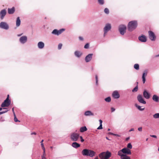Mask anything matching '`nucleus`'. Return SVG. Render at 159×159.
Instances as JSON below:
<instances>
[{"instance_id": "obj_64", "label": "nucleus", "mask_w": 159, "mask_h": 159, "mask_svg": "<svg viewBox=\"0 0 159 159\" xmlns=\"http://www.w3.org/2000/svg\"><path fill=\"white\" fill-rule=\"evenodd\" d=\"M9 95H8L7 97H8L9 98Z\"/></svg>"}, {"instance_id": "obj_21", "label": "nucleus", "mask_w": 159, "mask_h": 159, "mask_svg": "<svg viewBox=\"0 0 159 159\" xmlns=\"http://www.w3.org/2000/svg\"><path fill=\"white\" fill-rule=\"evenodd\" d=\"M15 11V8L14 7H13L11 8H8V13L9 14H13Z\"/></svg>"}, {"instance_id": "obj_36", "label": "nucleus", "mask_w": 159, "mask_h": 159, "mask_svg": "<svg viewBox=\"0 0 159 159\" xmlns=\"http://www.w3.org/2000/svg\"><path fill=\"white\" fill-rule=\"evenodd\" d=\"M105 13L107 14H108L109 13V10L107 8H106L104 10Z\"/></svg>"}, {"instance_id": "obj_18", "label": "nucleus", "mask_w": 159, "mask_h": 159, "mask_svg": "<svg viewBox=\"0 0 159 159\" xmlns=\"http://www.w3.org/2000/svg\"><path fill=\"white\" fill-rule=\"evenodd\" d=\"M38 48L40 49H42L44 47V44L42 42H39L38 43Z\"/></svg>"}, {"instance_id": "obj_19", "label": "nucleus", "mask_w": 159, "mask_h": 159, "mask_svg": "<svg viewBox=\"0 0 159 159\" xmlns=\"http://www.w3.org/2000/svg\"><path fill=\"white\" fill-rule=\"evenodd\" d=\"M139 39L142 42H145L146 41V38L145 36L142 35L139 37Z\"/></svg>"}, {"instance_id": "obj_31", "label": "nucleus", "mask_w": 159, "mask_h": 159, "mask_svg": "<svg viewBox=\"0 0 159 159\" xmlns=\"http://www.w3.org/2000/svg\"><path fill=\"white\" fill-rule=\"evenodd\" d=\"M134 68L136 70L139 69V65L138 64H136L134 66Z\"/></svg>"}, {"instance_id": "obj_46", "label": "nucleus", "mask_w": 159, "mask_h": 159, "mask_svg": "<svg viewBox=\"0 0 159 159\" xmlns=\"http://www.w3.org/2000/svg\"><path fill=\"white\" fill-rule=\"evenodd\" d=\"M138 129L139 131L141 132L142 130V127H140L138 128Z\"/></svg>"}, {"instance_id": "obj_43", "label": "nucleus", "mask_w": 159, "mask_h": 159, "mask_svg": "<svg viewBox=\"0 0 159 159\" xmlns=\"http://www.w3.org/2000/svg\"><path fill=\"white\" fill-rule=\"evenodd\" d=\"M95 78H96V84L97 85H98V76L97 75H96Z\"/></svg>"}, {"instance_id": "obj_8", "label": "nucleus", "mask_w": 159, "mask_h": 159, "mask_svg": "<svg viewBox=\"0 0 159 159\" xmlns=\"http://www.w3.org/2000/svg\"><path fill=\"white\" fill-rule=\"evenodd\" d=\"M10 104L11 101L8 99V98L7 97L2 103L1 106L2 107H7L9 106Z\"/></svg>"}, {"instance_id": "obj_17", "label": "nucleus", "mask_w": 159, "mask_h": 159, "mask_svg": "<svg viewBox=\"0 0 159 159\" xmlns=\"http://www.w3.org/2000/svg\"><path fill=\"white\" fill-rule=\"evenodd\" d=\"M112 96L115 98H118L120 97V95L118 92L116 91H114L112 93Z\"/></svg>"}, {"instance_id": "obj_40", "label": "nucleus", "mask_w": 159, "mask_h": 159, "mask_svg": "<svg viewBox=\"0 0 159 159\" xmlns=\"http://www.w3.org/2000/svg\"><path fill=\"white\" fill-rule=\"evenodd\" d=\"M5 111H0V115L3 114L5 112H6L8 111V110L7 109H5Z\"/></svg>"}, {"instance_id": "obj_50", "label": "nucleus", "mask_w": 159, "mask_h": 159, "mask_svg": "<svg viewBox=\"0 0 159 159\" xmlns=\"http://www.w3.org/2000/svg\"><path fill=\"white\" fill-rule=\"evenodd\" d=\"M150 136L154 138H157V136L155 135H150Z\"/></svg>"}, {"instance_id": "obj_32", "label": "nucleus", "mask_w": 159, "mask_h": 159, "mask_svg": "<svg viewBox=\"0 0 159 159\" xmlns=\"http://www.w3.org/2000/svg\"><path fill=\"white\" fill-rule=\"evenodd\" d=\"M98 2L99 4L101 5H103L104 4V0H98Z\"/></svg>"}, {"instance_id": "obj_51", "label": "nucleus", "mask_w": 159, "mask_h": 159, "mask_svg": "<svg viewBox=\"0 0 159 159\" xmlns=\"http://www.w3.org/2000/svg\"><path fill=\"white\" fill-rule=\"evenodd\" d=\"M99 123H100V125H102V120H99Z\"/></svg>"}, {"instance_id": "obj_16", "label": "nucleus", "mask_w": 159, "mask_h": 159, "mask_svg": "<svg viewBox=\"0 0 159 159\" xmlns=\"http://www.w3.org/2000/svg\"><path fill=\"white\" fill-rule=\"evenodd\" d=\"M93 55V54H90L86 57L85 60L86 62H88L91 61L92 57Z\"/></svg>"}, {"instance_id": "obj_38", "label": "nucleus", "mask_w": 159, "mask_h": 159, "mask_svg": "<svg viewBox=\"0 0 159 159\" xmlns=\"http://www.w3.org/2000/svg\"><path fill=\"white\" fill-rule=\"evenodd\" d=\"M138 90V87L137 86H136L135 87L133 90H132V92H136Z\"/></svg>"}, {"instance_id": "obj_26", "label": "nucleus", "mask_w": 159, "mask_h": 159, "mask_svg": "<svg viewBox=\"0 0 159 159\" xmlns=\"http://www.w3.org/2000/svg\"><path fill=\"white\" fill-rule=\"evenodd\" d=\"M21 21L20 19V18L19 17H18L16 19V26L17 27L19 26L20 24Z\"/></svg>"}, {"instance_id": "obj_27", "label": "nucleus", "mask_w": 159, "mask_h": 159, "mask_svg": "<svg viewBox=\"0 0 159 159\" xmlns=\"http://www.w3.org/2000/svg\"><path fill=\"white\" fill-rule=\"evenodd\" d=\"M43 140H42L41 142V146L43 150V154H45V148L44 147L43 143Z\"/></svg>"}, {"instance_id": "obj_63", "label": "nucleus", "mask_w": 159, "mask_h": 159, "mask_svg": "<svg viewBox=\"0 0 159 159\" xmlns=\"http://www.w3.org/2000/svg\"><path fill=\"white\" fill-rule=\"evenodd\" d=\"M110 129H108V131H110Z\"/></svg>"}, {"instance_id": "obj_52", "label": "nucleus", "mask_w": 159, "mask_h": 159, "mask_svg": "<svg viewBox=\"0 0 159 159\" xmlns=\"http://www.w3.org/2000/svg\"><path fill=\"white\" fill-rule=\"evenodd\" d=\"M134 128H132L130 129L129 131V132H131L132 131H134Z\"/></svg>"}, {"instance_id": "obj_60", "label": "nucleus", "mask_w": 159, "mask_h": 159, "mask_svg": "<svg viewBox=\"0 0 159 159\" xmlns=\"http://www.w3.org/2000/svg\"><path fill=\"white\" fill-rule=\"evenodd\" d=\"M94 159H98V157H96Z\"/></svg>"}, {"instance_id": "obj_49", "label": "nucleus", "mask_w": 159, "mask_h": 159, "mask_svg": "<svg viewBox=\"0 0 159 159\" xmlns=\"http://www.w3.org/2000/svg\"><path fill=\"white\" fill-rule=\"evenodd\" d=\"M79 39L81 41H83V38L82 37L80 36L79 37Z\"/></svg>"}, {"instance_id": "obj_44", "label": "nucleus", "mask_w": 159, "mask_h": 159, "mask_svg": "<svg viewBox=\"0 0 159 159\" xmlns=\"http://www.w3.org/2000/svg\"><path fill=\"white\" fill-rule=\"evenodd\" d=\"M46 154H43L42 156V159H47L45 157Z\"/></svg>"}, {"instance_id": "obj_48", "label": "nucleus", "mask_w": 159, "mask_h": 159, "mask_svg": "<svg viewBox=\"0 0 159 159\" xmlns=\"http://www.w3.org/2000/svg\"><path fill=\"white\" fill-rule=\"evenodd\" d=\"M111 112H113L115 111V109L113 107H111Z\"/></svg>"}, {"instance_id": "obj_59", "label": "nucleus", "mask_w": 159, "mask_h": 159, "mask_svg": "<svg viewBox=\"0 0 159 159\" xmlns=\"http://www.w3.org/2000/svg\"><path fill=\"white\" fill-rule=\"evenodd\" d=\"M106 139L108 140H110V139L108 138L107 137H106Z\"/></svg>"}, {"instance_id": "obj_45", "label": "nucleus", "mask_w": 159, "mask_h": 159, "mask_svg": "<svg viewBox=\"0 0 159 159\" xmlns=\"http://www.w3.org/2000/svg\"><path fill=\"white\" fill-rule=\"evenodd\" d=\"M102 129V125H100V126L97 128V129Z\"/></svg>"}, {"instance_id": "obj_47", "label": "nucleus", "mask_w": 159, "mask_h": 159, "mask_svg": "<svg viewBox=\"0 0 159 159\" xmlns=\"http://www.w3.org/2000/svg\"><path fill=\"white\" fill-rule=\"evenodd\" d=\"M81 139V141L82 142H83L84 141V140L83 139L82 136H80L79 137Z\"/></svg>"}, {"instance_id": "obj_5", "label": "nucleus", "mask_w": 159, "mask_h": 159, "mask_svg": "<svg viewBox=\"0 0 159 159\" xmlns=\"http://www.w3.org/2000/svg\"><path fill=\"white\" fill-rule=\"evenodd\" d=\"M111 29V26L110 24L108 23L103 28L104 34L103 36L105 37L107 34V33Z\"/></svg>"}, {"instance_id": "obj_24", "label": "nucleus", "mask_w": 159, "mask_h": 159, "mask_svg": "<svg viewBox=\"0 0 159 159\" xmlns=\"http://www.w3.org/2000/svg\"><path fill=\"white\" fill-rule=\"evenodd\" d=\"M84 115L86 116H93L94 114L91 111H86L84 113Z\"/></svg>"}, {"instance_id": "obj_58", "label": "nucleus", "mask_w": 159, "mask_h": 159, "mask_svg": "<svg viewBox=\"0 0 159 159\" xmlns=\"http://www.w3.org/2000/svg\"><path fill=\"white\" fill-rule=\"evenodd\" d=\"M159 57V54L157 55H156L155 56V57Z\"/></svg>"}, {"instance_id": "obj_53", "label": "nucleus", "mask_w": 159, "mask_h": 159, "mask_svg": "<svg viewBox=\"0 0 159 159\" xmlns=\"http://www.w3.org/2000/svg\"><path fill=\"white\" fill-rule=\"evenodd\" d=\"M108 134H110V135H114V134H113V133H112L111 132H109L108 133Z\"/></svg>"}, {"instance_id": "obj_7", "label": "nucleus", "mask_w": 159, "mask_h": 159, "mask_svg": "<svg viewBox=\"0 0 159 159\" xmlns=\"http://www.w3.org/2000/svg\"><path fill=\"white\" fill-rule=\"evenodd\" d=\"M126 26L124 25H121L119 27V30L120 34L123 35L126 32Z\"/></svg>"}, {"instance_id": "obj_25", "label": "nucleus", "mask_w": 159, "mask_h": 159, "mask_svg": "<svg viewBox=\"0 0 159 159\" xmlns=\"http://www.w3.org/2000/svg\"><path fill=\"white\" fill-rule=\"evenodd\" d=\"M159 98V97L156 95H154L152 96V100L156 102H158Z\"/></svg>"}, {"instance_id": "obj_30", "label": "nucleus", "mask_w": 159, "mask_h": 159, "mask_svg": "<svg viewBox=\"0 0 159 159\" xmlns=\"http://www.w3.org/2000/svg\"><path fill=\"white\" fill-rule=\"evenodd\" d=\"M153 117L155 119L159 118V113H157L153 115Z\"/></svg>"}, {"instance_id": "obj_11", "label": "nucleus", "mask_w": 159, "mask_h": 159, "mask_svg": "<svg viewBox=\"0 0 159 159\" xmlns=\"http://www.w3.org/2000/svg\"><path fill=\"white\" fill-rule=\"evenodd\" d=\"M0 27L1 28L7 30L9 29V26L6 22H2L0 23Z\"/></svg>"}, {"instance_id": "obj_34", "label": "nucleus", "mask_w": 159, "mask_h": 159, "mask_svg": "<svg viewBox=\"0 0 159 159\" xmlns=\"http://www.w3.org/2000/svg\"><path fill=\"white\" fill-rule=\"evenodd\" d=\"M14 121L16 122H17V121L20 122V121L19 120H18V119L17 118L14 112Z\"/></svg>"}, {"instance_id": "obj_37", "label": "nucleus", "mask_w": 159, "mask_h": 159, "mask_svg": "<svg viewBox=\"0 0 159 159\" xmlns=\"http://www.w3.org/2000/svg\"><path fill=\"white\" fill-rule=\"evenodd\" d=\"M142 79L143 83L144 84L146 81L145 76L144 75H142Z\"/></svg>"}, {"instance_id": "obj_2", "label": "nucleus", "mask_w": 159, "mask_h": 159, "mask_svg": "<svg viewBox=\"0 0 159 159\" xmlns=\"http://www.w3.org/2000/svg\"><path fill=\"white\" fill-rule=\"evenodd\" d=\"M82 153L84 156H89L92 157L95 155L96 152L93 151L85 149L83 150Z\"/></svg>"}, {"instance_id": "obj_29", "label": "nucleus", "mask_w": 159, "mask_h": 159, "mask_svg": "<svg viewBox=\"0 0 159 159\" xmlns=\"http://www.w3.org/2000/svg\"><path fill=\"white\" fill-rule=\"evenodd\" d=\"M135 106L140 111H143L144 109V108H141V107L140 106L138 105L137 104H135Z\"/></svg>"}, {"instance_id": "obj_9", "label": "nucleus", "mask_w": 159, "mask_h": 159, "mask_svg": "<svg viewBox=\"0 0 159 159\" xmlns=\"http://www.w3.org/2000/svg\"><path fill=\"white\" fill-rule=\"evenodd\" d=\"M65 29H62L59 30H57V29H55L53 30L52 33L53 34L58 35L62 33L63 32L65 31Z\"/></svg>"}, {"instance_id": "obj_57", "label": "nucleus", "mask_w": 159, "mask_h": 159, "mask_svg": "<svg viewBox=\"0 0 159 159\" xmlns=\"http://www.w3.org/2000/svg\"><path fill=\"white\" fill-rule=\"evenodd\" d=\"M129 139V137H128V138H126V140H128Z\"/></svg>"}, {"instance_id": "obj_42", "label": "nucleus", "mask_w": 159, "mask_h": 159, "mask_svg": "<svg viewBox=\"0 0 159 159\" xmlns=\"http://www.w3.org/2000/svg\"><path fill=\"white\" fill-rule=\"evenodd\" d=\"M62 46V44H61V43L59 44L58 45V49H60L61 48Z\"/></svg>"}, {"instance_id": "obj_28", "label": "nucleus", "mask_w": 159, "mask_h": 159, "mask_svg": "<svg viewBox=\"0 0 159 159\" xmlns=\"http://www.w3.org/2000/svg\"><path fill=\"white\" fill-rule=\"evenodd\" d=\"M87 130V129L86 126H83L81 127L80 129V131L81 132H83L84 131H86Z\"/></svg>"}, {"instance_id": "obj_33", "label": "nucleus", "mask_w": 159, "mask_h": 159, "mask_svg": "<svg viewBox=\"0 0 159 159\" xmlns=\"http://www.w3.org/2000/svg\"><path fill=\"white\" fill-rule=\"evenodd\" d=\"M105 100L107 102H109L111 101V98L110 97H108L107 98H105Z\"/></svg>"}, {"instance_id": "obj_56", "label": "nucleus", "mask_w": 159, "mask_h": 159, "mask_svg": "<svg viewBox=\"0 0 159 159\" xmlns=\"http://www.w3.org/2000/svg\"><path fill=\"white\" fill-rule=\"evenodd\" d=\"M36 134V133L35 132H33V133H31V135H32V134L35 135Z\"/></svg>"}, {"instance_id": "obj_4", "label": "nucleus", "mask_w": 159, "mask_h": 159, "mask_svg": "<svg viewBox=\"0 0 159 159\" xmlns=\"http://www.w3.org/2000/svg\"><path fill=\"white\" fill-rule=\"evenodd\" d=\"M131 153L130 150L127 148H124L118 152V154H127V155H130Z\"/></svg>"}, {"instance_id": "obj_35", "label": "nucleus", "mask_w": 159, "mask_h": 159, "mask_svg": "<svg viewBox=\"0 0 159 159\" xmlns=\"http://www.w3.org/2000/svg\"><path fill=\"white\" fill-rule=\"evenodd\" d=\"M132 148V145L130 143H129L127 145V148L128 149H131Z\"/></svg>"}, {"instance_id": "obj_62", "label": "nucleus", "mask_w": 159, "mask_h": 159, "mask_svg": "<svg viewBox=\"0 0 159 159\" xmlns=\"http://www.w3.org/2000/svg\"><path fill=\"white\" fill-rule=\"evenodd\" d=\"M12 110L13 112L14 113V108H12Z\"/></svg>"}, {"instance_id": "obj_10", "label": "nucleus", "mask_w": 159, "mask_h": 159, "mask_svg": "<svg viewBox=\"0 0 159 159\" xmlns=\"http://www.w3.org/2000/svg\"><path fill=\"white\" fill-rule=\"evenodd\" d=\"M137 100L138 102L142 104H145L146 103V101H145L143 98L141 94H139L138 95L137 97Z\"/></svg>"}, {"instance_id": "obj_41", "label": "nucleus", "mask_w": 159, "mask_h": 159, "mask_svg": "<svg viewBox=\"0 0 159 159\" xmlns=\"http://www.w3.org/2000/svg\"><path fill=\"white\" fill-rule=\"evenodd\" d=\"M89 44L88 43H86L84 46V48L86 49L88 48L89 47Z\"/></svg>"}, {"instance_id": "obj_22", "label": "nucleus", "mask_w": 159, "mask_h": 159, "mask_svg": "<svg viewBox=\"0 0 159 159\" xmlns=\"http://www.w3.org/2000/svg\"><path fill=\"white\" fill-rule=\"evenodd\" d=\"M75 55L76 57H80L82 54V53L79 51H76L75 52Z\"/></svg>"}, {"instance_id": "obj_20", "label": "nucleus", "mask_w": 159, "mask_h": 159, "mask_svg": "<svg viewBox=\"0 0 159 159\" xmlns=\"http://www.w3.org/2000/svg\"><path fill=\"white\" fill-rule=\"evenodd\" d=\"M71 146L73 148H76L80 146V144L77 142H74L72 143Z\"/></svg>"}, {"instance_id": "obj_55", "label": "nucleus", "mask_w": 159, "mask_h": 159, "mask_svg": "<svg viewBox=\"0 0 159 159\" xmlns=\"http://www.w3.org/2000/svg\"><path fill=\"white\" fill-rule=\"evenodd\" d=\"M22 34H23V33H22L20 34H17V36L18 37H20V36L21 35H22Z\"/></svg>"}, {"instance_id": "obj_23", "label": "nucleus", "mask_w": 159, "mask_h": 159, "mask_svg": "<svg viewBox=\"0 0 159 159\" xmlns=\"http://www.w3.org/2000/svg\"><path fill=\"white\" fill-rule=\"evenodd\" d=\"M120 157L121 159H130V157L125 154L118 155Z\"/></svg>"}, {"instance_id": "obj_1", "label": "nucleus", "mask_w": 159, "mask_h": 159, "mask_svg": "<svg viewBox=\"0 0 159 159\" xmlns=\"http://www.w3.org/2000/svg\"><path fill=\"white\" fill-rule=\"evenodd\" d=\"M137 22L133 20L129 22L128 25V29L129 31H132L136 28L137 26Z\"/></svg>"}, {"instance_id": "obj_6", "label": "nucleus", "mask_w": 159, "mask_h": 159, "mask_svg": "<svg viewBox=\"0 0 159 159\" xmlns=\"http://www.w3.org/2000/svg\"><path fill=\"white\" fill-rule=\"evenodd\" d=\"M80 137V135L77 133H72L70 136L71 140L74 141H77Z\"/></svg>"}, {"instance_id": "obj_13", "label": "nucleus", "mask_w": 159, "mask_h": 159, "mask_svg": "<svg viewBox=\"0 0 159 159\" xmlns=\"http://www.w3.org/2000/svg\"><path fill=\"white\" fill-rule=\"evenodd\" d=\"M27 40V38L25 36L21 37L19 39L20 42L22 44L25 43Z\"/></svg>"}, {"instance_id": "obj_61", "label": "nucleus", "mask_w": 159, "mask_h": 159, "mask_svg": "<svg viewBox=\"0 0 159 159\" xmlns=\"http://www.w3.org/2000/svg\"><path fill=\"white\" fill-rule=\"evenodd\" d=\"M2 110V108H0V111Z\"/></svg>"}, {"instance_id": "obj_15", "label": "nucleus", "mask_w": 159, "mask_h": 159, "mask_svg": "<svg viewBox=\"0 0 159 159\" xmlns=\"http://www.w3.org/2000/svg\"><path fill=\"white\" fill-rule=\"evenodd\" d=\"M6 11L5 9H4L2 10L0 12V18L2 20L6 14Z\"/></svg>"}, {"instance_id": "obj_3", "label": "nucleus", "mask_w": 159, "mask_h": 159, "mask_svg": "<svg viewBox=\"0 0 159 159\" xmlns=\"http://www.w3.org/2000/svg\"><path fill=\"white\" fill-rule=\"evenodd\" d=\"M111 156V153L108 151L101 152L99 155L101 159H107L110 158Z\"/></svg>"}, {"instance_id": "obj_12", "label": "nucleus", "mask_w": 159, "mask_h": 159, "mask_svg": "<svg viewBox=\"0 0 159 159\" xmlns=\"http://www.w3.org/2000/svg\"><path fill=\"white\" fill-rule=\"evenodd\" d=\"M148 33L149 34V38L152 41H155L156 39V36L154 33L151 31H149Z\"/></svg>"}, {"instance_id": "obj_14", "label": "nucleus", "mask_w": 159, "mask_h": 159, "mask_svg": "<svg viewBox=\"0 0 159 159\" xmlns=\"http://www.w3.org/2000/svg\"><path fill=\"white\" fill-rule=\"evenodd\" d=\"M143 95L144 98L146 99H149L151 96L150 94L146 90L143 91Z\"/></svg>"}, {"instance_id": "obj_39", "label": "nucleus", "mask_w": 159, "mask_h": 159, "mask_svg": "<svg viewBox=\"0 0 159 159\" xmlns=\"http://www.w3.org/2000/svg\"><path fill=\"white\" fill-rule=\"evenodd\" d=\"M148 73V71L146 70H145L143 74V75H144L145 77L147 76Z\"/></svg>"}, {"instance_id": "obj_54", "label": "nucleus", "mask_w": 159, "mask_h": 159, "mask_svg": "<svg viewBox=\"0 0 159 159\" xmlns=\"http://www.w3.org/2000/svg\"><path fill=\"white\" fill-rule=\"evenodd\" d=\"M113 135H114V136H117V137H120V136L119 135H118L117 134H114Z\"/></svg>"}]
</instances>
